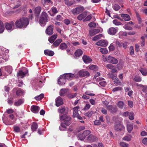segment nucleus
Instances as JSON below:
<instances>
[{"instance_id": "1", "label": "nucleus", "mask_w": 147, "mask_h": 147, "mask_svg": "<svg viewBox=\"0 0 147 147\" xmlns=\"http://www.w3.org/2000/svg\"><path fill=\"white\" fill-rule=\"evenodd\" d=\"M29 23V20L27 18L23 17L17 20L15 22L16 27L19 28H26Z\"/></svg>"}, {"instance_id": "2", "label": "nucleus", "mask_w": 147, "mask_h": 147, "mask_svg": "<svg viewBox=\"0 0 147 147\" xmlns=\"http://www.w3.org/2000/svg\"><path fill=\"white\" fill-rule=\"evenodd\" d=\"M48 16L46 12H42L40 17L39 22L41 26H44L48 20Z\"/></svg>"}, {"instance_id": "3", "label": "nucleus", "mask_w": 147, "mask_h": 147, "mask_svg": "<svg viewBox=\"0 0 147 147\" xmlns=\"http://www.w3.org/2000/svg\"><path fill=\"white\" fill-rule=\"evenodd\" d=\"M115 129L118 131L123 130L125 129L124 126L122 125V123L119 120H115Z\"/></svg>"}, {"instance_id": "4", "label": "nucleus", "mask_w": 147, "mask_h": 147, "mask_svg": "<svg viewBox=\"0 0 147 147\" xmlns=\"http://www.w3.org/2000/svg\"><path fill=\"white\" fill-rule=\"evenodd\" d=\"M106 59L107 62L114 64H117L118 62V61L117 59L110 55L107 57L106 58Z\"/></svg>"}, {"instance_id": "5", "label": "nucleus", "mask_w": 147, "mask_h": 147, "mask_svg": "<svg viewBox=\"0 0 147 147\" xmlns=\"http://www.w3.org/2000/svg\"><path fill=\"white\" fill-rule=\"evenodd\" d=\"M90 133V131L89 130H86L84 131L82 134H79L77 137L79 138L80 140H84L85 137Z\"/></svg>"}, {"instance_id": "6", "label": "nucleus", "mask_w": 147, "mask_h": 147, "mask_svg": "<svg viewBox=\"0 0 147 147\" xmlns=\"http://www.w3.org/2000/svg\"><path fill=\"white\" fill-rule=\"evenodd\" d=\"M84 10V7L82 6H79L72 10V13L74 15L78 14L82 12Z\"/></svg>"}, {"instance_id": "7", "label": "nucleus", "mask_w": 147, "mask_h": 147, "mask_svg": "<svg viewBox=\"0 0 147 147\" xmlns=\"http://www.w3.org/2000/svg\"><path fill=\"white\" fill-rule=\"evenodd\" d=\"M66 82V80L63 75H61L59 77L58 80V84L59 85H64Z\"/></svg>"}, {"instance_id": "8", "label": "nucleus", "mask_w": 147, "mask_h": 147, "mask_svg": "<svg viewBox=\"0 0 147 147\" xmlns=\"http://www.w3.org/2000/svg\"><path fill=\"white\" fill-rule=\"evenodd\" d=\"M107 109L112 113H116L117 111V107L116 106L110 105L106 106Z\"/></svg>"}, {"instance_id": "9", "label": "nucleus", "mask_w": 147, "mask_h": 147, "mask_svg": "<svg viewBox=\"0 0 147 147\" xmlns=\"http://www.w3.org/2000/svg\"><path fill=\"white\" fill-rule=\"evenodd\" d=\"M54 26L53 25L49 26L45 30L46 33L49 35H51L53 33Z\"/></svg>"}, {"instance_id": "10", "label": "nucleus", "mask_w": 147, "mask_h": 147, "mask_svg": "<svg viewBox=\"0 0 147 147\" xmlns=\"http://www.w3.org/2000/svg\"><path fill=\"white\" fill-rule=\"evenodd\" d=\"M118 30L117 28H115L113 27L109 28L107 30V32L109 34L113 35H115L117 32Z\"/></svg>"}, {"instance_id": "11", "label": "nucleus", "mask_w": 147, "mask_h": 147, "mask_svg": "<svg viewBox=\"0 0 147 147\" xmlns=\"http://www.w3.org/2000/svg\"><path fill=\"white\" fill-rule=\"evenodd\" d=\"M108 44V42L105 40H100L97 42L95 44L98 46L102 47H106Z\"/></svg>"}, {"instance_id": "12", "label": "nucleus", "mask_w": 147, "mask_h": 147, "mask_svg": "<svg viewBox=\"0 0 147 147\" xmlns=\"http://www.w3.org/2000/svg\"><path fill=\"white\" fill-rule=\"evenodd\" d=\"M15 23L13 21H11L9 23H6L5 24V27L8 30H11L12 27L14 26Z\"/></svg>"}, {"instance_id": "13", "label": "nucleus", "mask_w": 147, "mask_h": 147, "mask_svg": "<svg viewBox=\"0 0 147 147\" xmlns=\"http://www.w3.org/2000/svg\"><path fill=\"white\" fill-rule=\"evenodd\" d=\"M100 31V30L99 29H90L89 31V33L91 36H92L99 33Z\"/></svg>"}, {"instance_id": "14", "label": "nucleus", "mask_w": 147, "mask_h": 147, "mask_svg": "<svg viewBox=\"0 0 147 147\" xmlns=\"http://www.w3.org/2000/svg\"><path fill=\"white\" fill-rule=\"evenodd\" d=\"M79 76L81 77H88L90 75V73L87 71L82 69L79 72Z\"/></svg>"}, {"instance_id": "15", "label": "nucleus", "mask_w": 147, "mask_h": 147, "mask_svg": "<svg viewBox=\"0 0 147 147\" xmlns=\"http://www.w3.org/2000/svg\"><path fill=\"white\" fill-rule=\"evenodd\" d=\"M65 77L66 80H72L74 77V75L73 74L71 73H65L63 75Z\"/></svg>"}, {"instance_id": "16", "label": "nucleus", "mask_w": 147, "mask_h": 147, "mask_svg": "<svg viewBox=\"0 0 147 147\" xmlns=\"http://www.w3.org/2000/svg\"><path fill=\"white\" fill-rule=\"evenodd\" d=\"M106 67L113 73H115L117 71L116 67L115 66L110 64H107L106 65Z\"/></svg>"}, {"instance_id": "17", "label": "nucleus", "mask_w": 147, "mask_h": 147, "mask_svg": "<svg viewBox=\"0 0 147 147\" xmlns=\"http://www.w3.org/2000/svg\"><path fill=\"white\" fill-rule=\"evenodd\" d=\"M70 123V120H61V126L62 127H65L69 125Z\"/></svg>"}, {"instance_id": "18", "label": "nucleus", "mask_w": 147, "mask_h": 147, "mask_svg": "<svg viewBox=\"0 0 147 147\" xmlns=\"http://www.w3.org/2000/svg\"><path fill=\"white\" fill-rule=\"evenodd\" d=\"M40 108L38 106L32 105L31 107V110L33 113H36L38 112Z\"/></svg>"}, {"instance_id": "19", "label": "nucleus", "mask_w": 147, "mask_h": 147, "mask_svg": "<svg viewBox=\"0 0 147 147\" xmlns=\"http://www.w3.org/2000/svg\"><path fill=\"white\" fill-rule=\"evenodd\" d=\"M63 100L61 97H58L56 100V105L57 107H59L63 104Z\"/></svg>"}, {"instance_id": "20", "label": "nucleus", "mask_w": 147, "mask_h": 147, "mask_svg": "<svg viewBox=\"0 0 147 147\" xmlns=\"http://www.w3.org/2000/svg\"><path fill=\"white\" fill-rule=\"evenodd\" d=\"M82 59L84 62L86 63H90L92 61V59L89 56L85 55L83 56Z\"/></svg>"}, {"instance_id": "21", "label": "nucleus", "mask_w": 147, "mask_h": 147, "mask_svg": "<svg viewBox=\"0 0 147 147\" xmlns=\"http://www.w3.org/2000/svg\"><path fill=\"white\" fill-rule=\"evenodd\" d=\"M87 15V12L84 11L82 13L80 14L77 17L78 19L79 20H82Z\"/></svg>"}, {"instance_id": "22", "label": "nucleus", "mask_w": 147, "mask_h": 147, "mask_svg": "<svg viewBox=\"0 0 147 147\" xmlns=\"http://www.w3.org/2000/svg\"><path fill=\"white\" fill-rule=\"evenodd\" d=\"M28 72V71L26 70L25 72H23L22 71H19L18 73V76L21 78H23L25 75Z\"/></svg>"}, {"instance_id": "23", "label": "nucleus", "mask_w": 147, "mask_h": 147, "mask_svg": "<svg viewBox=\"0 0 147 147\" xmlns=\"http://www.w3.org/2000/svg\"><path fill=\"white\" fill-rule=\"evenodd\" d=\"M44 53L45 55L50 56H52L54 54V52L53 51L48 49L45 50Z\"/></svg>"}, {"instance_id": "24", "label": "nucleus", "mask_w": 147, "mask_h": 147, "mask_svg": "<svg viewBox=\"0 0 147 147\" xmlns=\"http://www.w3.org/2000/svg\"><path fill=\"white\" fill-rule=\"evenodd\" d=\"M68 89L67 88H62L61 89L59 92V94L60 96H65V94L67 92Z\"/></svg>"}, {"instance_id": "25", "label": "nucleus", "mask_w": 147, "mask_h": 147, "mask_svg": "<svg viewBox=\"0 0 147 147\" xmlns=\"http://www.w3.org/2000/svg\"><path fill=\"white\" fill-rule=\"evenodd\" d=\"M88 139L90 142H93L97 140L98 138L96 136L90 135L88 137Z\"/></svg>"}, {"instance_id": "26", "label": "nucleus", "mask_w": 147, "mask_h": 147, "mask_svg": "<svg viewBox=\"0 0 147 147\" xmlns=\"http://www.w3.org/2000/svg\"><path fill=\"white\" fill-rule=\"evenodd\" d=\"M121 16L125 21H128L130 20V17L128 14H122Z\"/></svg>"}, {"instance_id": "27", "label": "nucleus", "mask_w": 147, "mask_h": 147, "mask_svg": "<svg viewBox=\"0 0 147 147\" xmlns=\"http://www.w3.org/2000/svg\"><path fill=\"white\" fill-rule=\"evenodd\" d=\"M82 53V51L81 49H79L76 50L75 53V55L76 57H79L81 56Z\"/></svg>"}, {"instance_id": "28", "label": "nucleus", "mask_w": 147, "mask_h": 147, "mask_svg": "<svg viewBox=\"0 0 147 147\" xmlns=\"http://www.w3.org/2000/svg\"><path fill=\"white\" fill-rule=\"evenodd\" d=\"M2 121L7 125H10L15 123L14 122L11 120H2Z\"/></svg>"}, {"instance_id": "29", "label": "nucleus", "mask_w": 147, "mask_h": 147, "mask_svg": "<svg viewBox=\"0 0 147 147\" xmlns=\"http://www.w3.org/2000/svg\"><path fill=\"white\" fill-rule=\"evenodd\" d=\"M62 41L61 39H58L53 42V45L55 47H57L59 45Z\"/></svg>"}, {"instance_id": "30", "label": "nucleus", "mask_w": 147, "mask_h": 147, "mask_svg": "<svg viewBox=\"0 0 147 147\" xmlns=\"http://www.w3.org/2000/svg\"><path fill=\"white\" fill-rule=\"evenodd\" d=\"M57 37V34H54L51 36L48 39V40L51 43H52L56 39Z\"/></svg>"}, {"instance_id": "31", "label": "nucleus", "mask_w": 147, "mask_h": 147, "mask_svg": "<svg viewBox=\"0 0 147 147\" xmlns=\"http://www.w3.org/2000/svg\"><path fill=\"white\" fill-rule=\"evenodd\" d=\"M60 119H71V117L66 114H63L60 116Z\"/></svg>"}, {"instance_id": "32", "label": "nucleus", "mask_w": 147, "mask_h": 147, "mask_svg": "<svg viewBox=\"0 0 147 147\" xmlns=\"http://www.w3.org/2000/svg\"><path fill=\"white\" fill-rule=\"evenodd\" d=\"M68 46L65 43H62L60 45L59 49L62 50H64L67 48Z\"/></svg>"}, {"instance_id": "33", "label": "nucleus", "mask_w": 147, "mask_h": 147, "mask_svg": "<svg viewBox=\"0 0 147 147\" xmlns=\"http://www.w3.org/2000/svg\"><path fill=\"white\" fill-rule=\"evenodd\" d=\"M89 69L94 71H97L98 69V67L96 65H90L89 66Z\"/></svg>"}, {"instance_id": "34", "label": "nucleus", "mask_w": 147, "mask_h": 147, "mask_svg": "<svg viewBox=\"0 0 147 147\" xmlns=\"http://www.w3.org/2000/svg\"><path fill=\"white\" fill-rule=\"evenodd\" d=\"M41 7L40 6L37 7L35 8V13L37 14L36 16H39L41 10Z\"/></svg>"}, {"instance_id": "35", "label": "nucleus", "mask_w": 147, "mask_h": 147, "mask_svg": "<svg viewBox=\"0 0 147 147\" xmlns=\"http://www.w3.org/2000/svg\"><path fill=\"white\" fill-rule=\"evenodd\" d=\"M139 71L142 73L144 76H146L147 74V70L146 69L141 68L139 69Z\"/></svg>"}, {"instance_id": "36", "label": "nucleus", "mask_w": 147, "mask_h": 147, "mask_svg": "<svg viewBox=\"0 0 147 147\" xmlns=\"http://www.w3.org/2000/svg\"><path fill=\"white\" fill-rule=\"evenodd\" d=\"M24 90L21 89L17 90L16 91V94L17 96H21L24 93Z\"/></svg>"}, {"instance_id": "37", "label": "nucleus", "mask_w": 147, "mask_h": 147, "mask_svg": "<svg viewBox=\"0 0 147 147\" xmlns=\"http://www.w3.org/2000/svg\"><path fill=\"white\" fill-rule=\"evenodd\" d=\"M127 129L129 133H130L133 129V125L130 124H127Z\"/></svg>"}, {"instance_id": "38", "label": "nucleus", "mask_w": 147, "mask_h": 147, "mask_svg": "<svg viewBox=\"0 0 147 147\" xmlns=\"http://www.w3.org/2000/svg\"><path fill=\"white\" fill-rule=\"evenodd\" d=\"M113 8L115 11H118L120 9V7L118 4H115L113 5Z\"/></svg>"}, {"instance_id": "39", "label": "nucleus", "mask_w": 147, "mask_h": 147, "mask_svg": "<svg viewBox=\"0 0 147 147\" xmlns=\"http://www.w3.org/2000/svg\"><path fill=\"white\" fill-rule=\"evenodd\" d=\"M131 136L130 134H127L126 136L123 138V139L124 140L129 141L131 140Z\"/></svg>"}, {"instance_id": "40", "label": "nucleus", "mask_w": 147, "mask_h": 147, "mask_svg": "<svg viewBox=\"0 0 147 147\" xmlns=\"http://www.w3.org/2000/svg\"><path fill=\"white\" fill-rule=\"evenodd\" d=\"M23 102L24 101L23 99H20L18 101L15 102L14 104L16 106H18L22 104Z\"/></svg>"}, {"instance_id": "41", "label": "nucleus", "mask_w": 147, "mask_h": 147, "mask_svg": "<svg viewBox=\"0 0 147 147\" xmlns=\"http://www.w3.org/2000/svg\"><path fill=\"white\" fill-rule=\"evenodd\" d=\"M102 36V34H100L98 35H96L93 37L92 38V40L93 41H96L98 39L100 38Z\"/></svg>"}, {"instance_id": "42", "label": "nucleus", "mask_w": 147, "mask_h": 147, "mask_svg": "<svg viewBox=\"0 0 147 147\" xmlns=\"http://www.w3.org/2000/svg\"><path fill=\"white\" fill-rule=\"evenodd\" d=\"M141 78L139 76H136L133 79V80L136 82H139L142 81Z\"/></svg>"}, {"instance_id": "43", "label": "nucleus", "mask_w": 147, "mask_h": 147, "mask_svg": "<svg viewBox=\"0 0 147 147\" xmlns=\"http://www.w3.org/2000/svg\"><path fill=\"white\" fill-rule=\"evenodd\" d=\"M38 127V126L36 123L33 122L31 125V129L33 131L36 130Z\"/></svg>"}, {"instance_id": "44", "label": "nucleus", "mask_w": 147, "mask_h": 147, "mask_svg": "<svg viewBox=\"0 0 147 147\" xmlns=\"http://www.w3.org/2000/svg\"><path fill=\"white\" fill-rule=\"evenodd\" d=\"M114 84L116 85L117 86L119 85H121V82L119 80L118 78H116L113 80Z\"/></svg>"}, {"instance_id": "45", "label": "nucleus", "mask_w": 147, "mask_h": 147, "mask_svg": "<svg viewBox=\"0 0 147 147\" xmlns=\"http://www.w3.org/2000/svg\"><path fill=\"white\" fill-rule=\"evenodd\" d=\"M117 104L119 108L122 109L123 108L124 104L123 102L120 101Z\"/></svg>"}, {"instance_id": "46", "label": "nucleus", "mask_w": 147, "mask_h": 147, "mask_svg": "<svg viewBox=\"0 0 147 147\" xmlns=\"http://www.w3.org/2000/svg\"><path fill=\"white\" fill-rule=\"evenodd\" d=\"M5 69L8 73L10 74L11 73L12 70V68L11 66H7Z\"/></svg>"}, {"instance_id": "47", "label": "nucleus", "mask_w": 147, "mask_h": 147, "mask_svg": "<svg viewBox=\"0 0 147 147\" xmlns=\"http://www.w3.org/2000/svg\"><path fill=\"white\" fill-rule=\"evenodd\" d=\"M4 27L3 23L1 21L0 23V33H1L3 32L4 30Z\"/></svg>"}, {"instance_id": "48", "label": "nucleus", "mask_w": 147, "mask_h": 147, "mask_svg": "<svg viewBox=\"0 0 147 147\" xmlns=\"http://www.w3.org/2000/svg\"><path fill=\"white\" fill-rule=\"evenodd\" d=\"M117 75L114 73H112L109 75V78L113 81L117 78Z\"/></svg>"}, {"instance_id": "49", "label": "nucleus", "mask_w": 147, "mask_h": 147, "mask_svg": "<svg viewBox=\"0 0 147 147\" xmlns=\"http://www.w3.org/2000/svg\"><path fill=\"white\" fill-rule=\"evenodd\" d=\"M88 26L90 28H94L96 26V24L94 22H91L88 24Z\"/></svg>"}, {"instance_id": "50", "label": "nucleus", "mask_w": 147, "mask_h": 147, "mask_svg": "<svg viewBox=\"0 0 147 147\" xmlns=\"http://www.w3.org/2000/svg\"><path fill=\"white\" fill-rule=\"evenodd\" d=\"M100 51L102 54H107L108 52V51L105 48H102L100 49Z\"/></svg>"}, {"instance_id": "51", "label": "nucleus", "mask_w": 147, "mask_h": 147, "mask_svg": "<svg viewBox=\"0 0 147 147\" xmlns=\"http://www.w3.org/2000/svg\"><path fill=\"white\" fill-rule=\"evenodd\" d=\"M113 24L116 26L120 25L121 24V23L116 19H115L113 20Z\"/></svg>"}, {"instance_id": "52", "label": "nucleus", "mask_w": 147, "mask_h": 147, "mask_svg": "<svg viewBox=\"0 0 147 147\" xmlns=\"http://www.w3.org/2000/svg\"><path fill=\"white\" fill-rule=\"evenodd\" d=\"M101 122L104 121V120H100ZM94 124L95 125H99L100 124V120H95L94 122Z\"/></svg>"}, {"instance_id": "53", "label": "nucleus", "mask_w": 147, "mask_h": 147, "mask_svg": "<svg viewBox=\"0 0 147 147\" xmlns=\"http://www.w3.org/2000/svg\"><path fill=\"white\" fill-rule=\"evenodd\" d=\"M73 116L74 118L77 117L79 119H82V117L80 116L78 113H73Z\"/></svg>"}, {"instance_id": "54", "label": "nucleus", "mask_w": 147, "mask_h": 147, "mask_svg": "<svg viewBox=\"0 0 147 147\" xmlns=\"http://www.w3.org/2000/svg\"><path fill=\"white\" fill-rule=\"evenodd\" d=\"M76 95V93H75L74 94H69L67 95V96L68 98H72L75 97Z\"/></svg>"}, {"instance_id": "55", "label": "nucleus", "mask_w": 147, "mask_h": 147, "mask_svg": "<svg viewBox=\"0 0 147 147\" xmlns=\"http://www.w3.org/2000/svg\"><path fill=\"white\" fill-rule=\"evenodd\" d=\"M123 28L126 30H132V28L127 24H125L123 26Z\"/></svg>"}, {"instance_id": "56", "label": "nucleus", "mask_w": 147, "mask_h": 147, "mask_svg": "<svg viewBox=\"0 0 147 147\" xmlns=\"http://www.w3.org/2000/svg\"><path fill=\"white\" fill-rule=\"evenodd\" d=\"M80 107L79 106H77L73 108L74 111L73 113H78V109H79Z\"/></svg>"}, {"instance_id": "57", "label": "nucleus", "mask_w": 147, "mask_h": 147, "mask_svg": "<svg viewBox=\"0 0 147 147\" xmlns=\"http://www.w3.org/2000/svg\"><path fill=\"white\" fill-rule=\"evenodd\" d=\"M92 18L91 15H88L83 20V21L86 22L90 20Z\"/></svg>"}, {"instance_id": "58", "label": "nucleus", "mask_w": 147, "mask_h": 147, "mask_svg": "<svg viewBox=\"0 0 147 147\" xmlns=\"http://www.w3.org/2000/svg\"><path fill=\"white\" fill-rule=\"evenodd\" d=\"M140 88L142 89V91L143 92H145L147 91V86H144L143 85H140Z\"/></svg>"}, {"instance_id": "59", "label": "nucleus", "mask_w": 147, "mask_h": 147, "mask_svg": "<svg viewBox=\"0 0 147 147\" xmlns=\"http://www.w3.org/2000/svg\"><path fill=\"white\" fill-rule=\"evenodd\" d=\"M65 3L67 6H70L74 4L73 2L71 1H69L65 2Z\"/></svg>"}, {"instance_id": "60", "label": "nucleus", "mask_w": 147, "mask_h": 147, "mask_svg": "<svg viewBox=\"0 0 147 147\" xmlns=\"http://www.w3.org/2000/svg\"><path fill=\"white\" fill-rule=\"evenodd\" d=\"M109 50L110 51H114L115 49V48L113 44H111L109 47Z\"/></svg>"}, {"instance_id": "61", "label": "nucleus", "mask_w": 147, "mask_h": 147, "mask_svg": "<svg viewBox=\"0 0 147 147\" xmlns=\"http://www.w3.org/2000/svg\"><path fill=\"white\" fill-rule=\"evenodd\" d=\"M93 113V111H90L88 112L87 113L85 114V115L88 117H90L91 116L92 114Z\"/></svg>"}, {"instance_id": "62", "label": "nucleus", "mask_w": 147, "mask_h": 147, "mask_svg": "<svg viewBox=\"0 0 147 147\" xmlns=\"http://www.w3.org/2000/svg\"><path fill=\"white\" fill-rule=\"evenodd\" d=\"M130 50V54L132 55H133L134 53V48L133 46H131L129 48Z\"/></svg>"}, {"instance_id": "63", "label": "nucleus", "mask_w": 147, "mask_h": 147, "mask_svg": "<svg viewBox=\"0 0 147 147\" xmlns=\"http://www.w3.org/2000/svg\"><path fill=\"white\" fill-rule=\"evenodd\" d=\"M134 114L133 112H130L129 114V119H134Z\"/></svg>"}, {"instance_id": "64", "label": "nucleus", "mask_w": 147, "mask_h": 147, "mask_svg": "<svg viewBox=\"0 0 147 147\" xmlns=\"http://www.w3.org/2000/svg\"><path fill=\"white\" fill-rule=\"evenodd\" d=\"M120 145L121 146L123 147H128L129 146V144L124 142H121L120 143Z\"/></svg>"}]
</instances>
